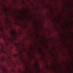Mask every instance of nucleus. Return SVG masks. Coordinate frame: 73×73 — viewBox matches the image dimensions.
Here are the masks:
<instances>
[{
  "label": "nucleus",
  "instance_id": "nucleus-1",
  "mask_svg": "<svg viewBox=\"0 0 73 73\" xmlns=\"http://www.w3.org/2000/svg\"><path fill=\"white\" fill-rule=\"evenodd\" d=\"M11 35H12L13 36H14L15 35H16V34L15 32H14L13 31H12V34H11Z\"/></svg>",
  "mask_w": 73,
  "mask_h": 73
},
{
  "label": "nucleus",
  "instance_id": "nucleus-2",
  "mask_svg": "<svg viewBox=\"0 0 73 73\" xmlns=\"http://www.w3.org/2000/svg\"><path fill=\"white\" fill-rule=\"evenodd\" d=\"M2 50H1V51L2 52H3V53H4V48H3V44H2Z\"/></svg>",
  "mask_w": 73,
  "mask_h": 73
},
{
  "label": "nucleus",
  "instance_id": "nucleus-3",
  "mask_svg": "<svg viewBox=\"0 0 73 73\" xmlns=\"http://www.w3.org/2000/svg\"><path fill=\"white\" fill-rule=\"evenodd\" d=\"M5 53H7V52H5Z\"/></svg>",
  "mask_w": 73,
  "mask_h": 73
},
{
  "label": "nucleus",
  "instance_id": "nucleus-4",
  "mask_svg": "<svg viewBox=\"0 0 73 73\" xmlns=\"http://www.w3.org/2000/svg\"><path fill=\"white\" fill-rule=\"evenodd\" d=\"M1 70V68L0 67V70Z\"/></svg>",
  "mask_w": 73,
  "mask_h": 73
},
{
  "label": "nucleus",
  "instance_id": "nucleus-5",
  "mask_svg": "<svg viewBox=\"0 0 73 73\" xmlns=\"http://www.w3.org/2000/svg\"><path fill=\"white\" fill-rule=\"evenodd\" d=\"M16 55H15V57H16Z\"/></svg>",
  "mask_w": 73,
  "mask_h": 73
},
{
  "label": "nucleus",
  "instance_id": "nucleus-6",
  "mask_svg": "<svg viewBox=\"0 0 73 73\" xmlns=\"http://www.w3.org/2000/svg\"><path fill=\"white\" fill-rule=\"evenodd\" d=\"M0 30H1V28H0Z\"/></svg>",
  "mask_w": 73,
  "mask_h": 73
},
{
  "label": "nucleus",
  "instance_id": "nucleus-7",
  "mask_svg": "<svg viewBox=\"0 0 73 73\" xmlns=\"http://www.w3.org/2000/svg\"><path fill=\"white\" fill-rule=\"evenodd\" d=\"M9 40H10V39H9Z\"/></svg>",
  "mask_w": 73,
  "mask_h": 73
}]
</instances>
